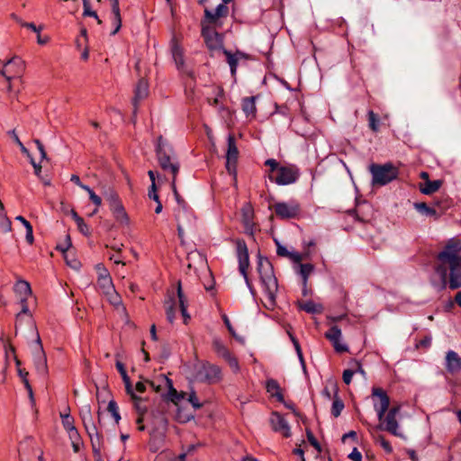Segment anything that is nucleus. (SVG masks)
<instances>
[{
	"mask_svg": "<svg viewBox=\"0 0 461 461\" xmlns=\"http://www.w3.org/2000/svg\"><path fill=\"white\" fill-rule=\"evenodd\" d=\"M112 12L113 14L114 30L112 32V35H115L122 27V17L120 13L119 0H112Z\"/></svg>",
	"mask_w": 461,
	"mask_h": 461,
	"instance_id": "29",
	"label": "nucleus"
},
{
	"mask_svg": "<svg viewBox=\"0 0 461 461\" xmlns=\"http://www.w3.org/2000/svg\"><path fill=\"white\" fill-rule=\"evenodd\" d=\"M449 274H447V286L450 290H456L461 287V266H452L447 267Z\"/></svg>",
	"mask_w": 461,
	"mask_h": 461,
	"instance_id": "20",
	"label": "nucleus"
},
{
	"mask_svg": "<svg viewBox=\"0 0 461 461\" xmlns=\"http://www.w3.org/2000/svg\"><path fill=\"white\" fill-rule=\"evenodd\" d=\"M83 5H84V16H91L95 19H98V15L95 11H93L91 9V3H89V0H83Z\"/></svg>",
	"mask_w": 461,
	"mask_h": 461,
	"instance_id": "54",
	"label": "nucleus"
},
{
	"mask_svg": "<svg viewBox=\"0 0 461 461\" xmlns=\"http://www.w3.org/2000/svg\"><path fill=\"white\" fill-rule=\"evenodd\" d=\"M107 411L111 413L113 418L114 419L115 424H119L121 420V415L119 413V408L115 401L111 400L107 406Z\"/></svg>",
	"mask_w": 461,
	"mask_h": 461,
	"instance_id": "44",
	"label": "nucleus"
},
{
	"mask_svg": "<svg viewBox=\"0 0 461 461\" xmlns=\"http://www.w3.org/2000/svg\"><path fill=\"white\" fill-rule=\"evenodd\" d=\"M437 260L438 264L435 267V271L441 280L440 290H444L447 284V267L461 266V240L457 238L448 240L438 254Z\"/></svg>",
	"mask_w": 461,
	"mask_h": 461,
	"instance_id": "1",
	"label": "nucleus"
},
{
	"mask_svg": "<svg viewBox=\"0 0 461 461\" xmlns=\"http://www.w3.org/2000/svg\"><path fill=\"white\" fill-rule=\"evenodd\" d=\"M369 170L372 174V184L374 185H385L396 179L399 174L398 168L391 163L372 164Z\"/></svg>",
	"mask_w": 461,
	"mask_h": 461,
	"instance_id": "6",
	"label": "nucleus"
},
{
	"mask_svg": "<svg viewBox=\"0 0 461 461\" xmlns=\"http://www.w3.org/2000/svg\"><path fill=\"white\" fill-rule=\"evenodd\" d=\"M266 389L271 397H275L279 402H285L284 395L278 382L275 379H268L266 384Z\"/></svg>",
	"mask_w": 461,
	"mask_h": 461,
	"instance_id": "25",
	"label": "nucleus"
},
{
	"mask_svg": "<svg viewBox=\"0 0 461 461\" xmlns=\"http://www.w3.org/2000/svg\"><path fill=\"white\" fill-rule=\"evenodd\" d=\"M325 338L330 341L337 353L348 351V347L340 343L341 330L338 326L334 325L330 327L329 330L325 332Z\"/></svg>",
	"mask_w": 461,
	"mask_h": 461,
	"instance_id": "17",
	"label": "nucleus"
},
{
	"mask_svg": "<svg viewBox=\"0 0 461 461\" xmlns=\"http://www.w3.org/2000/svg\"><path fill=\"white\" fill-rule=\"evenodd\" d=\"M239 149L233 134L228 136V149L226 153V169L230 175L236 176Z\"/></svg>",
	"mask_w": 461,
	"mask_h": 461,
	"instance_id": "12",
	"label": "nucleus"
},
{
	"mask_svg": "<svg viewBox=\"0 0 461 461\" xmlns=\"http://www.w3.org/2000/svg\"><path fill=\"white\" fill-rule=\"evenodd\" d=\"M107 200H108V202H109L110 208H111V207H113V206H114L115 204H119V203H122V202H121V200H120V198H119V196H118V194H117L115 192H113V191H112V192L108 194V196H107Z\"/></svg>",
	"mask_w": 461,
	"mask_h": 461,
	"instance_id": "59",
	"label": "nucleus"
},
{
	"mask_svg": "<svg viewBox=\"0 0 461 461\" xmlns=\"http://www.w3.org/2000/svg\"><path fill=\"white\" fill-rule=\"evenodd\" d=\"M377 429L380 430H385L394 436H401V433L398 431L399 424L396 420V416L388 412L384 414L383 420L377 426Z\"/></svg>",
	"mask_w": 461,
	"mask_h": 461,
	"instance_id": "19",
	"label": "nucleus"
},
{
	"mask_svg": "<svg viewBox=\"0 0 461 461\" xmlns=\"http://www.w3.org/2000/svg\"><path fill=\"white\" fill-rule=\"evenodd\" d=\"M195 380L208 384H215L221 381V368L210 362H202L194 366Z\"/></svg>",
	"mask_w": 461,
	"mask_h": 461,
	"instance_id": "5",
	"label": "nucleus"
},
{
	"mask_svg": "<svg viewBox=\"0 0 461 461\" xmlns=\"http://www.w3.org/2000/svg\"><path fill=\"white\" fill-rule=\"evenodd\" d=\"M212 347L214 352L223 359L231 354L228 348L223 344L221 339L219 338H213Z\"/></svg>",
	"mask_w": 461,
	"mask_h": 461,
	"instance_id": "32",
	"label": "nucleus"
},
{
	"mask_svg": "<svg viewBox=\"0 0 461 461\" xmlns=\"http://www.w3.org/2000/svg\"><path fill=\"white\" fill-rule=\"evenodd\" d=\"M354 375L355 374L353 373L351 367L348 369H345L342 374L343 382L348 385L351 383Z\"/></svg>",
	"mask_w": 461,
	"mask_h": 461,
	"instance_id": "60",
	"label": "nucleus"
},
{
	"mask_svg": "<svg viewBox=\"0 0 461 461\" xmlns=\"http://www.w3.org/2000/svg\"><path fill=\"white\" fill-rule=\"evenodd\" d=\"M236 253L239 260V270L240 273L245 279V282L250 291L253 290V286L248 276V268L249 267V257L247 244L244 240L238 239L235 240Z\"/></svg>",
	"mask_w": 461,
	"mask_h": 461,
	"instance_id": "8",
	"label": "nucleus"
},
{
	"mask_svg": "<svg viewBox=\"0 0 461 461\" xmlns=\"http://www.w3.org/2000/svg\"><path fill=\"white\" fill-rule=\"evenodd\" d=\"M242 110L247 117L255 118L257 108H256V97L249 96L245 97L242 100Z\"/></svg>",
	"mask_w": 461,
	"mask_h": 461,
	"instance_id": "28",
	"label": "nucleus"
},
{
	"mask_svg": "<svg viewBox=\"0 0 461 461\" xmlns=\"http://www.w3.org/2000/svg\"><path fill=\"white\" fill-rule=\"evenodd\" d=\"M269 422L275 432L281 433L285 438L291 437V429L285 419L277 411L271 413Z\"/></svg>",
	"mask_w": 461,
	"mask_h": 461,
	"instance_id": "16",
	"label": "nucleus"
},
{
	"mask_svg": "<svg viewBox=\"0 0 461 461\" xmlns=\"http://www.w3.org/2000/svg\"><path fill=\"white\" fill-rule=\"evenodd\" d=\"M224 360L228 363L229 366L234 373H238L240 371L239 361L236 357L232 354L229 355Z\"/></svg>",
	"mask_w": 461,
	"mask_h": 461,
	"instance_id": "52",
	"label": "nucleus"
},
{
	"mask_svg": "<svg viewBox=\"0 0 461 461\" xmlns=\"http://www.w3.org/2000/svg\"><path fill=\"white\" fill-rule=\"evenodd\" d=\"M376 441L380 443L381 447L386 453H392L393 447L388 440L383 435H378L376 438Z\"/></svg>",
	"mask_w": 461,
	"mask_h": 461,
	"instance_id": "56",
	"label": "nucleus"
},
{
	"mask_svg": "<svg viewBox=\"0 0 461 461\" xmlns=\"http://www.w3.org/2000/svg\"><path fill=\"white\" fill-rule=\"evenodd\" d=\"M172 190L176 198V201L177 203V209L176 210L175 213H180L181 215H188L192 216L193 212L189 210L187 203L180 196L179 193L177 192L176 182H174V178H172L171 183Z\"/></svg>",
	"mask_w": 461,
	"mask_h": 461,
	"instance_id": "23",
	"label": "nucleus"
},
{
	"mask_svg": "<svg viewBox=\"0 0 461 461\" xmlns=\"http://www.w3.org/2000/svg\"><path fill=\"white\" fill-rule=\"evenodd\" d=\"M110 209L117 221L121 222L122 224L129 223L128 214L125 212V209L122 203L119 204H115L114 206L111 207Z\"/></svg>",
	"mask_w": 461,
	"mask_h": 461,
	"instance_id": "30",
	"label": "nucleus"
},
{
	"mask_svg": "<svg viewBox=\"0 0 461 461\" xmlns=\"http://www.w3.org/2000/svg\"><path fill=\"white\" fill-rule=\"evenodd\" d=\"M23 69L24 63L18 57H14L4 64L2 69H0V76L5 77L6 81L8 82V91L12 90V85L10 81L14 77H19L20 75L23 73Z\"/></svg>",
	"mask_w": 461,
	"mask_h": 461,
	"instance_id": "9",
	"label": "nucleus"
},
{
	"mask_svg": "<svg viewBox=\"0 0 461 461\" xmlns=\"http://www.w3.org/2000/svg\"><path fill=\"white\" fill-rule=\"evenodd\" d=\"M14 291L16 294H20L21 297L26 298L32 293L30 284L23 280H20L15 284Z\"/></svg>",
	"mask_w": 461,
	"mask_h": 461,
	"instance_id": "38",
	"label": "nucleus"
},
{
	"mask_svg": "<svg viewBox=\"0 0 461 461\" xmlns=\"http://www.w3.org/2000/svg\"><path fill=\"white\" fill-rule=\"evenodd\" d=\"M71 246H72L71 239H70V236L68 234L65 237V240L62 243H59L56 246V249L62 253H66Z\"/></svg>",
	"mask_w": 461,
	"mask_h": 461,
	"instance_id": "53",
	"label": "nucleus"
},
{
	"mask_svg": "<svg viewBox=\"0 0 461 461\" xmlns=\"http://www.w3.org/2000/svg\"><path fill=\"white\" fill-rule=\"evenodd\" d=\"M254 212L250 207H245L242 209V224L249 225L253 222Z\"/></svg>",
	"mask_w": 461,
	"mask_h": 461,
	"instance_id": "46",
	"label": "nucleus"
},
{
	"mask_svg": "<svg viewBox=\"0 0 461 461\" xmlns=\"http://www.w3.org/2000/svg\"><path fill=\"white\" fill-rule=\"evenodd\" d=\"M348 457L352 461H362V454L355 447L352 452L348 455Z\"/></svg>",
	"mask_w": 461,
	"mask_h": 461,
	"instance_id": "64",
	"label": "nucleus"
},
{
	"mask_svg": "<svg viewBox=\"0 0 461 461\" xmlns=\"http://www.w3.org/2000/svg\"><path fill=\"white\" fill-rule=\"evenodd\" d=\"M274 208L276 216L280 219H294L300 213V205L295 202L276 203Z\"/></svg>",
	"mask_w": 461,
	"mask_h": 461,
	"instance_id": "14",
	"label": "nucleus"
},
{
	"mask_svg": "<svg viewBox=\"0 0 461 461\" xmlns=\"http://www.w3.org/2000/svg\"><path fill=\"white\" fill-rule=\"evenodd\" d=\"M177 299H178L177 303H178L179 309L181 311L182 316L184 318V322L186 324L187 320L190 319V315L187 313L186 299L182 291L180 282H178V285H177Z\"/></svg>",
	"mask_w": 461,
	"mask_h": 461,
	"instance_id": "27",
	"label": "nucleus"
},
{
	"mask_svg": "<svg viewBox=\"0 0 461 461\" xmlns=\"http://www.w3.org/2000/svg\"><path fill=\"white\" fill-rule=\"evenodd\" d=\"M60 417L62 419L63 427L67 431L76 428L74 426V419L70 414H60Z\"/></svg>",
	"mask_w": 461,
	"mask_h": 461,
	"instance_id": "50",
	"label": "nucleus"
},
{
	"mask_svg": "<svg viewBox=\"0 0 461 461\" xmlns=\"http://www.w3.org/2000/svg\"><path fill=\"white\" fill-rule=\"evenodd\" d=\"M9 351L13 354L14 358L15 360V365L17 366L18 375L22 379L23 384H24V387H25V389L28 392V394H29V397H30L31 401L33 402H34L33 392H32V385H31L29 380H28L29 372H27L25 370V368H22L21 367V361L18 359V357L15 355L14 347L12 346L11 344L5 345V359L7 360V357H8V355H9Z\"/></svg>",
	"mask_w": 461,
	"mask_h": 461,
	"instance_id": "13",
	"label": "nucleus"
},
{
	"mask_svg": "<svg viewBox=\"0 0 461 461\" xmlns=\"http://www.w3.org/2000/svg\"><path fill=\"white\" fill-rule=\"evenodd\" d=\"M89 194V198L97 207L101 205L102 199L98 196L90 187L89 190H86Z\"/></svg>",
	"mask_w": 461,
	"mask_h": 461,
	"instance_id": "61",
	"label": "nucleus"
},
{
	"mask_svg": "<svg viewBox=\"0 0 461 461\" xmlns=\"http://www.w3.org/2000/svg\"><path fill=\"white\" fill-rule=\"evenodd\" d=\"M97 287L104 295L109 294V292L114 289L112 277L102 276L97 278Z\"/></svg>",
	"mask_w": 461,
	"mask_h": 461,
	"instance_id": "35",
	"label": "nucleus"
},
{
	"mask_svg": "<svg viewBox=\"0 0 461 461\" xmlns=\"http://www.w3.org/2000/svg\"><path fill=\"white\" fill-rule=\"evenodd\" d=\"M344 409V402L338 396V392L335 393V397L333 400L332 407H331V414L337 418L340 415L341 411Z\"/></svg>",
	"mask_w": 461,
	"mask_h": 461,
	"instance_id": "42",
	"label": "nucleus"
},
{
	"mask_svg": "<svg viewBox=\"0 0 461 461\" xmlns=\"http://www.w3.org/2000/svg\"><path fill=\"white\" fill-rule=\"evenodd\" d=\"M349 366L351 367V369L353 370V373L354 374H360L363 377H366V371L364 370L363 366H362V364L356 360V359H352L350 362H349Z\"/></svg>",
	"mask_w": 461,
	"mask_h": 461,
	"instance_id": "51",
	"label": "nucleus"
},
{
	"mask_svg": "<svg viewBox=\"0 0 461 461\" xmlns=\"http://www.w3.org/2000/svg\"><path fill=\"white\" fill-rule=\"evenodd\" d=\"M306 435L310 444L314 447L318 451H321V445L310 429L306 430Z\"/></svg>",
	"mask_w": 461,
	"mask_h": 461,
	"instance_id": "57",
	"label": "nucleus"
},
{
	"mask_svg": "<svg viewBox=\"0 0 461 461\" xmlns=\"http://www.w3.org/2000/svg\"><path fill=\"white\" fill-rule=\"evenodd\" d=\"M262 285L265 287L266 295L269 303L274 305L276 303V294L278 290L277 279L275 273L260 278Z\"/></svg>",
	"mask_w": 461,
	"mask_h": 461,
	"instance_id": "18",
	"label": "nucleus"
},
{
	"mask_svg": "<svg viewBox=\"0 0 461 461\" xmlns=\"http://www.w3.org/2000/svg\"><path fill=\"white\" fill-rule=\"evenodd\" d=\"M155 151L161 169L170 173L176 182L180 165L172 145L160 135L158 137Z\"/></svg>",
	"mask_w": 461,
	"mask_h": 461,
	"instance_id": "3",
	"label": "nucleus"
},
{
	"mask_svg": "<svg viewBox=\"0 0 461 461\" xmlns=\"http://www.w3.org/2000/svg\"><path fill=\"white\" fill-rule=\"evenodd\" d=\"M171 51L177 68L182 69L185 64L183 50L176 41H173Z\"/></svg>",
	"mask_w": 461,
	"mask_h": 461,
	"instance_id": "34",
	"label": "nucleus"
},
{
	"mask_svg": "<svg viewBox=\"0 0 461 461\" xmlns=\"http://www.w3.org/2000/svg\"><path fill=\"white\" fill-rule=\"evenodd\" d=\"M372 396L376 398L374 402V408L379 421H381L390 406V398L386 392L380 387H374L372 389Z\"/></svg>",
	"mask_w": 461,
	"mask_h": 461,
	"instance_id": "11",
	"label": "nucleus"
},
{
	"mask_svg": "<svg viewBox=\"0 0 461 461\" xmlns=\"http://www.w3.org/2000/svg\"><path fill=\"white\" fill-rule=\"evenodd\" d=\"M229 15V7L223 4L217 5L214 11L205 8L203 11V17L201 20V27L221 29L223 25V19Z\"/></svg>",
	"mask_w": 461,
	"mask_h": 461,
	"instance_id": "7",
	"label": "nucleus"
},
{
	"mask_svg": "<svg viewBox=\"0 0 461 461\" xmlns=\"http://www.w3.org/2000/svg\"><path fill=\"white\" fill-rule=\"evenodd\" d=\"M78 230L85 236H90V229L89 226L85 222L84 219L81 218L76 221Z\"/></svg>",
	"mask_w": 461,
	"mask_h": 461,
	"instance_id": "55",
	"label": "nucleus"
},
{
	"mask_svg": "<svg viewBox=\"0 0 461 461\" xmlns=\"http://www.w3.org/2000/svg\"><path fill=\"white\" fill-rule=\"evenodd\" d=\"M223 54L226 56L227 62L230 68V72L232 76H235L238 67V62L241 58H247V55L241 51L237 50L234 54H232L230 50L223 49Z\"/></svg>",
	"mask_w": 461,
	"mask_h": 461,
	"instance_id": "22",
	"label": "nucleus"
},
{
	"mask_svg": "<svg viewBox=\"0 0 461 461\" xmlns=\"http://www.w3.org/2000/svg\"><path fill=\"white\" fill-rule=\"evenodd\" d=\"M176 302L174 298H169L167 302H166V313L167 319L170 323L174 322L176 318Z\"/></svg>",
	"mask_w": 461,
	"mask_h": 461,
	"instance_id": "39",
	"label": "nucleus"
},
{
	"mask_svg": "<svg viewBox=\"0 0 461 461\" xmlns=\"http://www.w3.org/2000/svg\"><path fill=\"white\" fill-rule=\"evenodd\" d=\"M0 229L4 232H9L12 230V222L6 216L5 212L0 214Z\"/></svg>",
	"mask_w": 461,
	"mask_h": 461,
	"instance_id": "47",
	"label": "nucleus"
},
{
	"mask_svg": "<svg viewBox=\"0 0 461 461\" xmlns=\"http://www.w3.org/2000/svg\"><path fill=\"white\" fill-rule=\"evenodd\" d=\"M442 180H428L424 181L423 183H420L419 189L420 193L429 195L436 193L442 186Z\"/></svg>",
	"mask_w": 461,
	"mask_h": 461,
	"instance_id": "26",
	"label": "nucleus"
},
{
	"mask_svg": "<svg viewBox=\"0 0 461 461\" xmlns=\"http://www.w3.org/2000/svg\"><path fill=\"white\" fill-rule=\"evenodd\" d=\"M257 269L260 278L274 273L272 263L267 258L262 257L260 254L258 256Z\"/></svg>",
	"mask_w": 461,
	"mask_h": 461,
	"instance_id": "24",
	"label": "nucleus"
},
{
	"mask_svg": "<svg viewBox=\"0 0 461 461\" xmlns=\"http://www.w3.org/2000/svg\"><path fill=\"white\" fill-rule=\"evenodd\" d=\"M446 368L450 374H456L461 371V357L456 352L449 350L447 353Z\"/></svg>",
	"mask_w": 461,
	"mask_h": 461,
	"instance_id": "21",
	"label": "nucleus"
},
{
	"mask_svg": "<svg viewBox=\"0 0 461 461\" xmlns=\"http://www.w3.org/2000/svg\"><path fill=\"white\" fill-rule=\"evenodd\" d=\"M104 296L107 297L108 301L111 304L114 306L122 305V299L119 294L115 291V289H113L109 294H105Z\"/></svg>",
	"mask_w": 461,
	"mask_h": 461,
	"instance_id": "49",
	"label": "nucleus"
},
{
	"mask_svg": "<svg viewBox=\"0 0 461 461\" xmlns=\"http://www.w3.org/2000/svg\"><path fill=\"white\" fill-rule=\"evenodd\" d=\"M298 306L302 311L308 313H321L323 306L320 303H315L312 301L298 302Z\"/></svg>",
	"mask_w": 461,
	"mask_h": 461,
	"instance_id": "31",
	"label": "nucleus"
},
{
	"mask_svg": "<svg viewBox=\"0 0 461 461\" xmlns=\"http://www.w3.org/2000/svg\"><path fill=\"white\" fill-rule=\"evenodd\" d=\"M265 166L268 167L266 174L269 180L278 185L294 184L300 176V171L296 166H282L275 158L267 159Z\"/></svg>",
	"mask_w": 461,
	"mask_h": 461,
	"instance_id": "2",
	"label": "nucleus"
},
{
	"mask_svg": "<svg viewBox=\"0 0 461 461\" xmlns=\"http://www.w3.org/2000/svg\"><path fill=\"white\" fill-rule=\"evenodd\" d=\"M201 34L204 40L207 48L211 50H220L223 47V39L221 34L217 32V29L203 28Z\"/></svg>",
	"mask_w": 461,
	"mask_h": 461,
	"instance_id": "15",
	"label": "nucleus"
},
{
	"mask_svg": "<svg viewBox=\"0 0 461 461\" xmlns=\"http://www.w3.org/2000/svg\"><path fill=\"white\" fill-rule=\"evenodd\" d=\"M186 400L194 410H199L203 407V403H201L197 398L195 391L192 390L190 393H187Z\"/></svg>",
	"mask_w": 461,
	"mask_h": 461,
	"instance_id": "48",
	"label": "nucleus"
},
{
	"mask_svg": "<svg viewBox=\"0 0 461 461\" xmlns=\"http://www.w3.org/2000/svg\"><path fill=\"white\" fill-rule=\"evenodd\" d=\"M175 218L177 222V232L178 236L182 237L184 234V227L187 225L191 220L194 218V215L188 216V215H181L180 213H175Z\"/></svg>",
	"mask_w": 461,
	"mask_h": 461,
	"instance_id": "36",
	"label": "nucleus"
},
{
	"mask_svg": "<svg viewBox=\"0 0 461 461\" xmlns=\"http://www.w3.org/2000/svg\"><path fill=\"white\" fill-rule=\"evenodd\" d=\"M33 354V364L37 373L41 376H47L48 375V366H47V357L45 352L43 350V347L41 344V339L40 335L37 333V338L35 344L32 348Z\"/></svg>",
	"mask_w": 461,
	"mask_h": 461,
	"instance_id": "10",
	"label": "nucleus"
},
{
	"mask_svg": "<svg viewBox=\"0 0 461 461\" xmlns=\"http://www.w3.org/2000/svg\"><path fill=\"white\" fill-rule=\"evenodd\" d=\"M276 241V254L279 256V257H285V258H288L291 254L290 251L287 250V249L284 246H282L276 240H275Z\"/></svg>",
	"mask_w": 461,
	"mask_h": 461,
	"instance_id": "58",
	"label": "nucleus"
},
{
	"mask_svg": "<svg viewBox=\"0 0 461 461\" xmlns=\"http://www.w3.org/2000/svg\"><path fill=\"white\" fill-rule=\"evenodd\" d=\"M148 95V83L145 79L141 78L139 80L134 95V104L136 105L137 102L142 100Z\"/></svg>",
	"mask_w": 461,
	"mask_h": 461,
	"instance_id": "33",
	"label": "nucleus"
},
{
	"mask_svg": "<svg viewBox=\"0 0 461 461\" xmlns=\"http://www.w3.org/2000/svg\"><path fill=\"white\" fill-rule=\"evenodd\" d=\"M168 396H169V399L170 401L175 404V405H179L180 402L182 400H185L186 397H187V393L185 392H178L176 391L172 385L170 386L169 388V391H168Z\"/></svg>",
	"mask_w": 461,
	"mask_h": 461,
	"instance_id": "37",
	"label": "nucleus"
},
{
	"mask_svg": "<svg viewBox=\"0 0 461 461\" xmlns=\"http://www.w3.org/2000/svg\"><path fill=\"white\" fill-rule=\"evenodd\" d=\"M131 399L133 402L134 408L137 411L138 414H145L148 411V408L144 402V399L142 397L138 396L135 393L131 394Z\"/></svg>",
	"mask_w": 461,
	"mask_h": 461,
	"instance_id": "40",
	"label": "nucleus"
},
{
	"mask_svg": "<svg viewBox=\"0 0 461 461\" xmlns=\"http://www.w3.org/2000/svg\"><path fill=\"white\" fill-rule=\"evenodd\" d=\"M96 270L98 272V278H101L102 276L111 277L108 270L104 267V265H96Z\"/></svg>",
	"mask_w": 461,
	"mask_h": 461,
	"instance_id": "63",
	"label": "nucleus"
},
{
	"mask_svg": "<svg viewBox=\"0 0 461 461\" xmlns=\"http://www.w3.org/2000/svg\"><path fill=\"white\" fill-rule=\"evenodd\" d=\"M367 119H368V126L369 128L374 131L377 132L379 131V118L376 113H375L373 111H369L367 113Z\"/></svg>",
	"mask_w": 461,
	"mask_h": 461,
	"instance_id": "43",
	"label": "nucleus"
},
{
	"mask_svg": "<svg viewBox=\"0 0 461 461\" xmlns=\"http://www.w3.org/2000/svg\"><path fill=\"white\" fill-rule=\"evenodd\" d=\"M80 415L86 433L90 438L94 456L96 460H100L102 456V450L104 448V438L93 420L91 406L89 404L84 406L81 410Z\"/></svg>",
	"mask_w": 461,
	"mask_h": 461,
	"instance_id": "4",
	"label": "nucleus"
},
{
	"mask_svg": "<svg viewBox=\"0 0 461 461\" xmlns=\"http://www.w3.org/2000/svg\"><path fill=\"white\" fill-rule=\"evenodd\" d=\"M20 303L22 305V310L21 312L16 315V318L18 319L21 314H26L29 312V307H28V304H27V298L26 297H21L20 298Z\"/></svg>",
	"mask_w": 461,
	"mask_h": 461,
	"instance_id": "62",
	"label": "nucleus"
},
{
	"mask_svg": "<svg viewBox=\"0 0 461 461\" xmlns=\"http://www.w3.org/2000/svg\"><path fill=\"white\" fill-rule=\"evenodd\" d=\"M299 267H300L299 274L301 275L302 279H303L302 285H305L306 283H308V278H309L310 275L312 273L314 267L312 264H310V263H306V264L300 263Z\"/></svg>",
	"mask_w": 461,
	"mask_h": 461,
	"instance_id": "41",
	"label": "nucleus"
},
{
	"mask_svg": "<svg viewBox=\"0 0 461 461\" xmlns=\"http://www.w3.org/2000/svg\"><path fill=\"white\" fill-rule=\"evenodd\" d=\"M414 206L420 213L429 216L437 215V211L429 207L426 203H416Z\"/></svg>",
	"mask_w": 461,
	"mask_h": 461,
	"instance_id": "45",
	"label": "nucleus"
}]
</instances>
